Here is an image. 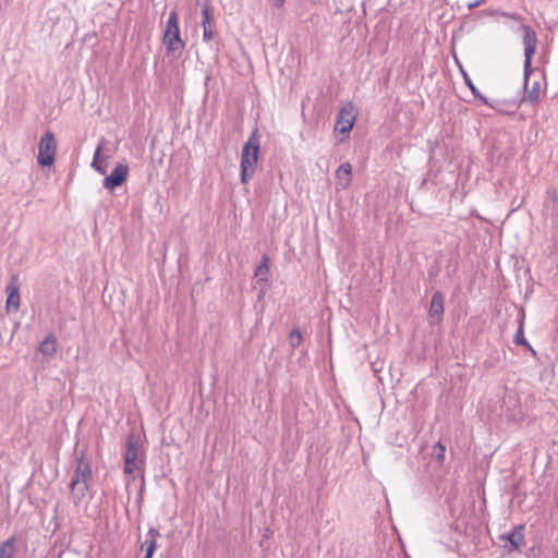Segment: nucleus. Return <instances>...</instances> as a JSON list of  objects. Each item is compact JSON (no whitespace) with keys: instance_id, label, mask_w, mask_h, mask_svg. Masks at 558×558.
<instances>
[{"instance_id":"obj_13","label":"nucleus","mask_w":558,"mask_h":558,"mask_svg":"<svg viewBox=\"0 0 558 558\" xmlns=\"http://www.w3.org/2000/svg\"><path fill=\"white\" fill-rule=\"evenodd\" d=\"M524 525L514 526L507 535H501V539H507L512 549H518L524 543Z\"/></svg>"},{"instance_id":"obj_4","label":"nucleus","mask_w":558,"mask_h":558,"mask_svg":"<svg viewBox=\"0 0 558 558\" xmlns=\"http://www.w3.org/2000/svg\"><path fill=\"white\" fill-rule=\"evenodd\" d=\"M162 41L166 46L167 54L180 56L185 48V43L180 35L179 16L175 10H172L169 14Z\"/></svg>"},{"instance_id":"obj_7","label":"nucleus","mask_w":558,"mask_h":558,"mask_svg":"<svg viewBox=\"0 0 558 558\" xmlns=\"http://www.w3.org/2000/svg\"><path fill=\"white\" fill-rule=\"evenodd\" d=\"M356 120V113L354 111V107L352 102H349L347 106H343L337 116L335 132H338L344 137L349 136L354 123Z\"/></svg>"},{"instance_id":"obj_1","label":"nucleus","mask_w":558,"mask_h":558,"mask_svg":"<svg viewBox=\"0 0 558 558\" xmlns=\"http://www.w3.org/2000/svg\"><path fill=\"white\" fill-rule=\"evenodd\" d=\"M75 470L73 472L69 488L71 490L72 500L78 506L86 497L89 490V482L92 480V464L85 450L75 452Z\"/></svg>"},{"instance_id":"obj_16","label":"nucleus","mask_w":558,"mask_h":558,"mask_svg":"<svg viewBox=\"0 0 558 558\" xmlns=\"http://www.w3.org/2000/svg\"><path fill=\"white\" fill-rule=\"evenodd\" d=\"M269 257L264 255L260 264L255 269V278L258 282H264L265 286H269V266H268Z\"/></svg>"},{"instance_id":"obj_17","label":"nucleus","mask_w":558,"mask_h":558,"mask_svg":"<svg viewBox=\"0 0 558 558\" xmlns=\"http://www.w3.org/2000/svg\"><path fill=\"white\" fill-rule=\"evenodd\" d=\"M8 299H7V308L8 311L14 310L17 311L20 307V293L16 286H8Z\"/></svg>"},{"instance_id":"obj_27","label":"nucleus","mask_w":558,"mask_h":558,"mask_svg":"<svg viewBox=\"0 0 558 558\" xmlns=\"http://www.w3.org/2000/svg\"><path fill=\"white\" fill-rule=\"evenodd\" d=\"M283 3H284V0H275V5H276L277 8L282 7V5H283Z\"/></svg>"},{"instance_id":"obj_14","label":"nucleus","mask_w":558,"mask_h":558,"mask_svg":"<svg viewBox=\"0 0 558 558\" xmlns=\"http://www.w3.org/2000/svg\"><path fill=\"white\" fill-rule=\"evenodd\" d=\"M38 352L46 357H52L57 352V338L54 335L49 333L38 345Z\"/></svg>"},{"instance_id":"obj_19","label":"nucleus","mask_w":558,"mask_h":558,"mask_svg":"<svg viewBox=\"0 0 558 558\" xmlns=\"http://www.w3.org/2000/svg\"><path fill=\"white\" fill-rule=\"evenodd\" d=\"M202 16H203V21H202V26H203V29H213V26H211V8L209 5H204L202 8Z\"/></svg>"},{"instance_id":"obj_21","label":"nucleus","mask_w":558,"mask_h":558,"mask_svg":"<svg viewBox=\"0 0 558 558\" xmlns=\"http://www.w3.org/2000/svg\"><path fill=\"white\" fill-rule=\"evenodd\" d=\"M445 453H446V447L440 441H438L433 448V454L435 456L436 460L439 463H444Z\"/></svg>"},{"instance_id":"obj_20","label":"nucleus","mask_w":558,"mask_h":558,"mask_svg":"<svg viewBox=\"0 0 558 558\" xmlns=\"http://www.w3.org/2000/svg\"><path fill=\"white\" fill-rule=\"evenodd\" d=\"M303 337L299 328H294L289 333V344L292 349L298 348L302 343Z\"/></svg>"},{"instance_id":"obj_6","label":"nucleus","mask_w":558,"mask_h":558,"mask_svg":"<svg viewBox=\"0 0 558 558\" xmlns=\"http://www.w3.org/2000/svg\"><path fill=\"white\" fill-rule=\"evenodd\" d=\"M57 144L53 133L47 130L40 137L37 162L43 166H51L56 158Z\"/></svg>"},{"instance_id":"obj_11","label":"nucleus","mask_w":558,"mask_h":558,"mask_svg":"<svg viewBox=\"0 0 558 558\" xmlns=\"http://www.w3.org/2000/svg\"><path fill=\"white\" fill-rule=\"evenodd\" d=\"M158 537H160L159 531L156 527H150L146 534L145 542L142 545V548L145 549L144 558H153L157 547Z\"/></svg>"},{"instance_id":"obj_5","label":"nucleus","mask_w":558,"mask_h":558,"mask_svg":"<svg viewBox=\"0 0 558 558\" xmlns=\"http://www.w3.org/2000/svg\"><path fill=\"white\" fill-rule=\"evenodd\" d=\"M145 464V461L140 456V442L138 437L135 434H131L128 437L124 452V473L129 476L130 481H134V471L141 470Z\"/></svg>"},{"instance_id":"obj_23","label":"nucleus","mask_w":558,"mask_h":558,"mask_svg":"<svg viewBox=\"0 0 558 558\" xmlns=\"http://www.w3.org/2000/svg\"><path fill=\"white\" fill-rule=\"evenodd\" d=\"M203 31H204V32H203V40H204V41H209V40H211V39H213V37H214V32H213V29H209V28H208V29H203Z\"/></svg>"},{"instance_id":"obj_26","label":"nucleus","mask_w":558,"mask_h":558,"mask_svg":"<svg viewBox=\"0 0 558 558\" xmlns=\"http://www.w3.org/2000/svg\"><path fill=\"white\" fill-rule=\"evenodd\" d=\"M97 172H99L100 174H105L106 173V169L102 168L101 166L99 167H93Z\"/></svg>"},{"instance_id":"obj_18","label":"nucleus","mask_w":558,"mask_h":558,"mask_svg":"<svg viewBox=\"0 0 558 558\" xmlns=\"http://www.w3.org/2000/svg\"><path fill=\"white\" fill-rule=\"evenodd\" d=\"M16 537L11 536L0 544V558H14Z\"/></svg>"},{"instance_id":"obj_3","label":"nucleus","mask_w":558,"mask_h":558,"mask_svg":"<svg viewBox=\"0 0 558 558\" xmlns=\"http://www.w3.org/2000/svg\"><path fill=\"white\" fill-rule=\"evenodd\" d=\"M260 149L259 137L257 130H254L250 135L247 142L243 145L240 162V175L243 184L248 183L255 174L258 154Z\"/></svg>"},{"instance_id":"obj_9","label":"nucleus","mask_w":558,"mask_h":558,"mask_svg":"<svg viewBox=\"0 0 558 558\" xmlns=\"http://www.w3.org/2000/svg\"><path fill=\"white\" fill-rule=\"evenodd\" d=\"M444 315V295L440 291H436L432 295L430 305L428 310V316L430 324L439 323L442 320Z\"/></svg>"},{"instance_id":"obj_22","label":"nucleus","mask_w":558,"mask_h":558,"mask_svg":"<svg viewBox=\"0 0 558 558\" xmlns=\"http://www.w3.org/2000/svg\"><path fill=\"white\" fill-rule=\"evenodd\" d=\"M488 14L489 15L498 14V15H500L502 17L510 19V20H513L515 22H522L523 21V17L520 14L514 13V12L488 11Z\"/></svg>"},{"instance_id":"obj_24","label":"nucleus","mask_w":558,"mask_h":558,"mask_svg":"<svg viewBox=\"0 0 558 558\" xmlns=\"http://www.w3.org/2000/svg\"><path fill=\"white\" fill-rule=\"evenodd\" d=\"M485 1H486V0H475V1H473V2H470V3L468 4V8H469V10H473V9H475V8L480 7V5H481L482 3H484Z\"/></svg>"},{"instance_id":"obj_12","label":"nucleus","mask_w":558,"mask_h":558,"mask_svg":"<svg viewBox=\"0 0 558 558\" xmlns=\"http://www.w3.org/2000/svg\"><path fill=\"white\" fill-rule=\"evenodd\" d=\"M352 167L349 162L341 163L336 170L338 187L345 189L351 183Z\"/></svg>"},{"instance_id":"obj_25","label":"nucleus","mask_w":558,"mask_h":558,"mask_svg":"<svg viewBox=\"0 0 558 558\" xmlns=\"http://www.w3.org/2000/svg\"><path fill=\"white\" fill-rule=\"evenodd\" d=\"M100 149L101 146H98L93 158L92 167H96V162H98L99 159Z\"/></svg>"},{"instance_id":"obj_10","label":"nucleus","mask_w":558,"mask_h":558,"mask_svg":"<svg viewBox=\"0 0 558 558\" xmlns=\"http://www.w3.org/2000/svg\"><path fill=\"white\" fill-rule=\"evenodd\" d=\"M513 342L517 345H521L526 348L533 356H536V351L532 348V345L527 342V340L524 337V313L521 312L518 319V329L513 336Z\"/></svg>"},{"instance_id":"obj_8","label":"nucleus","mask_w":558,"mask_h":558,"mask_svg":"<svg viewBox=\"0 0 558 558\" xmlns=\"http://www.w3.org/2000/svg\"><path fill=\"white\" fill-rule=\"evenodd\" d=\"M129 170L130 168L128 163H118L113 168L112 172L104 179V187L109 191H113L121 186L128 179Z\"/></svg>"},{"instance_id":"obj_2","label":"nucleus","mask_w":558,"mask_h":558,"mask_svg":"<svg viewBox=\"0 0 558 558\" xmlns=\"http://www.w3.org/2000/svg\"><path fill=\"white\" fill-rule=\"evenodd\" d=\"M522 31L524 33L523 36V45H524V88L527 92L526 98L532 104L537 102L541 98V83L538 81L533 82L532 87L527 89V81L530 75L533 72L532 69V58L536 51L537 47V35L536 32L529 25H522Z\"/></svg>"},{"instance_id":"obj_15","label":"nucleus","mask_w":558,"mask_h":558,"mask_svg":"<svg viewBox=\"0 0 558 558\" xmlns=\"http://www.w3.org/2000/svg\"><path fill=\"white\" fill-rule=\"evenodd\" d=\"M460 66V71H461V74L463 76V80H464V83L466 84V86L471 89L473 96L475 98H477L482 104L486 105V106H489L490 108H495V104L490 102L483 94L480 93V90L477 89V87L473 84L472 80L470 78L469 74L466 73V71L463 70V68L461 65Z\"/></svg>"}]
</instances>
